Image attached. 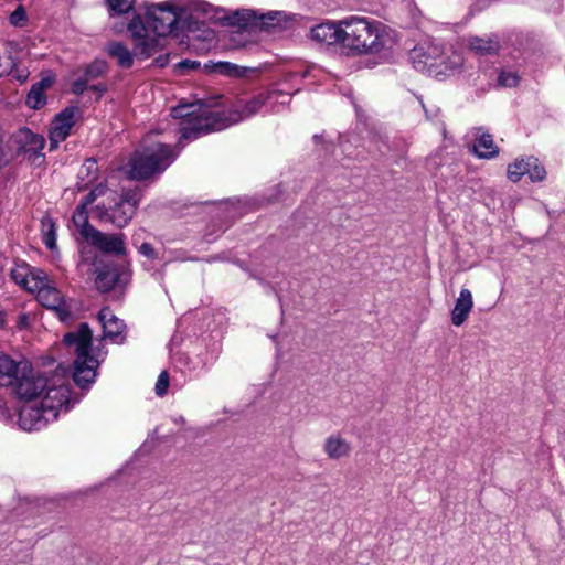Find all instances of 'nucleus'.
Here are the masks:
<instances>
[{
	"label": "nucleus",
	"instance_id": "a211bd4d",
	"mask_svg": "<svg viewBox=\"0 0 565 565\" xmlns=\"http://www.w3.org/2000/svg\"><path fill=\"white\" fill-rule=\"evenodd\" d=\"M13 279L23 288L39 296V291L49 282L46 274L41 269H28L26 273L20 270L12 271Z\"/></svg>",
	"mask_w": 565,
	"mask_h": 565
},
{
	"label": "nucleus",
	"instance_id": "c03bdc74",
	"mask_svg": "<svg viewBox=\"0 0 565 565\" xmlns=\"http://www.w3.org/2000/svg\"><path fill=\"white\" fill-rule=\"evenodd\" d=\"M274 14H275V13H269V14H268V17H269V19H270V20H274Z\"/></svg>",
	"mask_w": 565,
	"mask_h": 565
},
{
	"label": "nucleus",
	"instance_id": "1a4fd4ad",
	"mask_svg": "<svg viewBox=\"0 0 565 565\" xmlns=\"http://www.w3.org/2000/svg\"><path fill=\"white\" fill-rule=\"evenodd\" d=\"M58 377H63L66 385H68V380L64 370L55 373L51 379H46L34 373L28 365V369H24L19 377L15 379V382L12 384V388L17 396L25 402H32L38 398L42 399L49 387Z\"/></svg>",
	"mask_w": 565,
	"mask_h": 565
},
{
	"label": "nucleus",
	"instance_id": "7c9ffc66",
	"mask_svg": "<svg viewBox=\"0 0 565 565\" xmlns=\"http://www.w3.org/2000/svg\"><path fill=\"white\" fill-rule=\"evenodd\" d=\"M107 70V64L104 61H94L89 64L84 72L88 81L95 79L103 75Z\"/></svg>",
	"mask_w": 565,
	"mask_h": 565
},
{
	"label": "nucleus",
	"instance_id": "473e14b6",
	"mask_svg": "<svg viewBox=\"0 0 565 565\" xmlns=\"http://www.w3.org/2000/svg\"><path fill=\"white\" fill-rule=\"evenodd\" d=\"M527 175L533 182L542 181L545 178L546 171L544 167L539 163V160L536 158L535 163L529 166Z\"/></svg>",
	"mask_w": 565,
	"mask_h": 565
},
{
	"label": "nucleus",
	"instance_id": "4be33fe9",
	"mask_svg": "<svg viewBox=\"0 0 565 565\" xmlns=\"http://www.w3.org/2000/svg\"><path fill=\"white\" fill-rule=\"evenodd\" d=\"M473 152L480 159H492L499 154V148L491 135L482 132L476 138Z\"/></svg>",
	"mask_w": 565,
	"mask_h": 565
},
{
	"label": "nucleus",
	"instance_id": "9d476101",
	"mask_svg": "<svg viewBox=\"0 0 565 565\" xmlns=\"http://www.w3.org/2000/svg\"><path fill=\"white\" fill-rule=\"evenodd\" d=\"M113 193L114 192L108 189L106 183H99L83 198L79 205L76 207L73 214V223L85 241L92 235L93 232L96 231V228L88 223L87 207L95 203L97 199Z\"/></svg>",
	"mask_w": 565,
	"mask_h": 565
},
{
	"label": "nucleus",
	"instance_id": "58836bf2",
	"mask_svg": "<svg viewBox=\"0 0 565 565\" xmlns=\"http://www.w3.org/2000/svg\"><path fill=\"white\" fill-rule=\"evenodd\" d=\"M198 65H199V63L191 62L189 60H185V61H182L179 63V67H188V68H194Z\"/></svg>",
	"mask_w": 565,
	"mask_h": 565
},
{
	"label": "nucleus",
	"instance_id": "aec40b11",
	"mask_svg": "<svg viewBox=\"0 0 565 565\" xmlns=\"http://www.w3.org/2000/svg\"><path fill=\"white\" fill-rule=\"evenodd\" d=\"M24 369H28V363L17 362L6 354H0V386H12Z\"/></svg>",
	"mask_w": 565,
	"mask_h": 565
},
{
	"label": "nucleus",
	"instance_id": "ea45409f",
	"mask_svg": "<svg viewBox=\"0 0 565 565\" xmlns=\"http://www.w3.org/2000/svg\"><path fill=\"white\" fill-rule=\"evenodd\" d=\"M52 84V81L50 78H44L41 82H39L36 85H41L43 87V90L47 87H50Z\"/></svg>",
	"mask_w": 565,
	"mask_h": 565
},
{
	"label": "nucleus",
	"instance_id": "c9c22d12",
	"mask_svg": "<svg viewBox=\"0 0 565 565\" xmlns=\"http://www.w3.org/2000/svg\"><path fill=\"white\" fill-rule=\"evenodd\" d=\"M88 79L85 75L83 77H79L75 79L72 84V92L76 95H81L84 93V90L87 88Z\"/></svg>",
	"mask_w": 565,
	"mask_h": 565
},
{
	"label": "nucleus",
	"instance_id": "20e7f679",
	"mask_svg": "<svg viewBox=\"0 0 565 565\" xmlns=\"http://www.w3.org/2000/svg\"><path fill=\"white\" fill-rule=\"evenodd\" d=\"M71 403L70 386L63 377H58L40 401V406H22L19 412V426L25 431L42 429L57 418L60 411H68Z\"/></svg>",
	"mask_w": 565,
	"mask_h": 565
},
{
	"label": "nucleus",
	"instance_id": "2eb2a0df",
	"mask_svg": "<svg viewBox=\"0 0 565 565\" xmlns=\"http://www.w3.org/2000/svg\"><path fill=\"white\" fill-rule=\"evenodd\" d=\"M207 15L225 25L237 28H248L249 25H253L255 19V12L252 10H236L235 12L227 14L225 11L215 10L211 6Z\"/></svg>",
	"mask_w": 565,
	"mask_h": 565
},
{
	"label": "nucleus",
	"instance_id": "ddd939ff",
	"mask_svg": "<svg viewBox=\"0 0 565 565\" xmlns=\"http://www.w3.org/2000/svg\"><path fill=\"white\" fill-rule=\"evenodd\" d=\"M78 109L76 107H67L58 115L55 116L52 121L50 129V150H54L58 147L60 142L64 141L73 128L76 121V114Z\"/></svg>",
	"mask_w": 565,
	"mask_h": 565
},
{
	"label": "nucleus",
	"instance_id": "c756f323",
	"mask_svg": "<svg viewBox=\"0 0 565 565\" xmlns=\"http://www.w3.org/2000/svg\"><path fill=\"white\" fill-rule=\"evenodd\" d=\"M106 3L113 14H124L129 12L135 4V0H106Z\"/></svg>",
	"mask_w": 565,
	"mask_h": 565
},
{
	"label": "nucleus",
	"instance_id": "f704fd0d",
	"mask_svg": "<svg viewBox=\"0 0 565 565\" xmlns=\"http://www.w3.org/2000/svg\"><path fill=\"white\" fill-rule=\"evenodd\" d=\"M169 386V375L167 371H162L156 383V393L159 396H162L167 393Z\"/></svg>",
	"mask_w": 565,
	"mask_h": 565
},
{
	"label": "nucleus",
	"instance_id": "37998d69",
	"mask_svg": "<svg viewBox=\"0 0 565 565\" xmlns=\"http://www.w3.org/2000/svg\"><path fill=\"white\" fill-rule=\"evenodd\" d=\"M4 324H6L4 313L2 311H0V329L3 328Z\"/></svg>",
	"mask_w": 565,
	"mask_h": 565
},
{
	"label": "nucleus",
	"instance_id": "423d86ee",
	"mask_svg": "<svg viewBox=\"0 0 565 565\" xmlns=\"http://www.w3.org/2000/svg\"><path fill=\"white\" fill-rule=\"evenodd\" d=\"M64 343L74 351V382L85 387L92 384L96 377L99 365L97 358L92 355V331L87 323H82L74 332L64 335Z\"/></svg>",
	"mask_w": 565,
	"mask_h": 565
},
{
	"label": "nucleus",
	"instance_id": "6ab92c4d",
	"mask_svg": "<svg viewBox=\"0 0 565 565\" xmlns=\"http://www.w3.org/2000/svg\"><path fill=\"white\" fill-rule=\"evenodd\" d=\"M15 141L19 146V150L31 153L34 157L41 156V151L45 145L43 136L34 134L28 128H22L18 131Z\"/></svg>",
	"mask_w": 565,
	"mask_h": 565
},
{
	"label": "nucleus",
	"instance_id": "412c9836",
	"mask_svg": "<svg viewBox=\"0 0 565 565\" xmlns=\"http://www.w3.org/2000/svg\"><path fill=\"white\" fill-rule=\"evenodd\" d=\"M473 307L472 294L467 288H461L451 311V323L456 327L462 326L469 317Z\"/></svg>",
	"mask_w": 565,
	"mask_h": 565
},
{
	"label": "nucleus",
	"instance_id": "2f4dec72",
	"mask_svg": "<svg viewBox=\"0 0 565 565\" xmlns=\"http://www.w3.org/2000/svg\"><path fill=\"white\" fill-rule=\"evenodd\" d=\"M498 83L502 87H515L519 84V76L511 71H503L499 75Z\"/></svg>",
	"mask_w": 565,
	"mask_h": 565
},
{
	"label": "nucleus",
	"instance_id": "7ed1b4c3",
	"mask_svg": "<svg viewBox=\"0 0 565 565\" xmlns=\"http://www.w3.org/2000/svg\"><path fill=\"white\" fill-rule=\"evenodd\" d=\"M343 52L351 57L379 55L391 50L394 32L380 21L365 17L344 18Z\"/></svg>",
	"mask_w": 565,
	"mask_h": 565
},
{
	"label": "nucleus",
	"instance_id": "f8f14e48",
	"mask_svg": "<svg viewBox=\"0 0 565 565\" xmlns=\"http://www.w3.org/2000/svg\"><path fill=\"white\" fill-rule=\"evenodd\" d=\"M36 299L43 307L54 311L61 321L65 322L72 318L68 302L50 280L44 288L39 291Z\"/></svg>",
	"mask_w": 565,
	"mask_h": 565
},
{
	"label": "nucleus",
	"instance_id": "f03ea898",
	"mask_svg": "<svg viewBox=\"0 0 565 565\" xmlns=\"http://www.w3.org/2000/svg\"><path fill=\"white\" fill-rule=\"evenodd\" d=\"M269 97L270 94L260 93L252 97L242 110H233L228 115L224 111L212 110L202 102L182 104L172 108L171 116L182 119L180 128L181 139H196L202 135L223 130L231 125L254 116Z\"/></svg>",
	"mask_w": 565,
	"mask_h": 565
},
{
	"label": "nucleus",
	"instance_id": "72a5a7b5",
	"mask_svg": "<svg viewBox=\"0 0 565 565\" xmlns=\"http://www.w3.org/2000/svg\"><path fill=\"white\" fill-rule=\"evenodd\" d=\"M10 23L13 26H23L26 21V12L23 6H19L9 18Z\"/></svg>",
	"mask_w": 565,
	"mask_h": 565
},
{
	"label": "nucleus",
	"instance_id": "5701e85b",
	"mask_svg": "<svg viewBox=\"0 0 565 565\" xmlns=\"http://www.w3.org/2000/svg\"><path fill=\"white\" fill-rule=\"evenodd\" d=\"M78 191L87 189L98 179V164L95 159H87L81 167L77 174Z\"/></svg>",
	"mask_w": 565,
	"mask_h": 565
},
{
	"label": "nucleus",
	"instance_id": "4468645a",
	"mask_svg": "<svg viewBox=\"0 0 565 565\" xmlns=\"http://www.w3.org/2000/svg\"><path fill=\"white\" fill-rule=\"evenodd\" d=\"M86 242L106 254H125V235L122 233L106 234L96 230Z\"/></svg>",
	"mask_w": 565,
	"mask_h": 565
},
{
	"label": "nucleus",
	"instance_id": "f257e3e1",
	"mask_svg": "<svg viewBox=\"0 0 565 565\" xmlns=\"http://www.w3.org/2000/svg\"><path fill=\"white\" fill-rule=\"evenodd\" d=\"M210 4L195 0H169L147 7V23L140 18H134L128 24V31L135 41L136 54L146 58L154 54L159 47V39L171 34L186 10L202 11L209 14Z\"/></svg>",
	"mask_w": 565,
	"mask_h": 565
},
{
	"label": "nucleus",
	"instance_id": "dca6fc26",
	"mask_svg": "<svg viewBox=\"0 0 565 565\" xmlns=\"http://www.w3.org/2000/svg\"><path fill=\"white\" fill-rule=\"evenodd\" d=\"M98 319L103 326V334L105 339H109L116 343L124 341V330L126 328L122 320L117 318L111 310L104 308L98 313Z\"/></svg>",
	"mask_w": 565,
	"mask_h": 565
},
{
	"label": "nucleus",
	"instance_id": "a19ab883",
	"mask_svg": "<svg viewBox=\"0 0 565 565\" xmlns=\"http://www.w3.org/2000/svg\"><path fill=\"white\" fill-rule=\"evenodd\" d=\"M221 68V72L227 73L230 68L234 67L233 65H230L228 63H222L218 65Z\"/></svg>",
	"mask_w": 565,
	"mask_h": 565
},
{
	"label": "nucleus",
	"instance_id": "c85d7f7f",
	"mask_svg": "<svg viewBox=\"0 0 565 565\" xmlns=\"http://www.w3.org/2000/svg\"><path fill=\"white\" fill-rule=\"evenodd\" d=\"M26 104L33 109H39L45 104V95L41 85H33L26 97Z\"/></svg>",
	"mask_w": 565,
	"mask_h": 565
},
{
	"label": "nucleus",
	"instance_id": "e433bc0d",
	"mask_svg": "<svg viewBox=\"0 0 565 565\" xmlns=\"http://www.w3.org/2000/svg\"><path fill=\"white\" fill-rule=\"evenodd\" d=\"M139 253L148 258H153L156 256L154 249L149 243H143L139 247Z\"/></svg>",
	"mask_w": 565,
	"mask_h": 565
},
{
	"label": "nucleus",
	"instance_id": "0eeeda50",
	"mask_svg": "<svg viewBox=\"0 0 565 565\" xmlns=\"http://www.w3.org/2000/svg\"><path fill=\"white\" fill-rule=\"evenodd\" d=\"M173 160L174 156L169 146L154 143L134 153L127 173L131 180H146L164 171Z\"/></svg>",
	"mask_w": 565,
	"mask_h": 565
},
{
	"label": "nucleus",
	"instance_id": "b1692460",
	"mask_svg": "<svg viewBox=\"0 0 565 565\" xmlns=\"http://www.w3.org/2000/svg\"><path fill=\"white\" fill-rule=\"evenodd\" d=\"M109 56L117 60L119 66L129 68L132 65V53L120 42H110L106 46Z\"/></svg>",
	"mask_w": 565,
	"mask_h": 565
},
{
	"label": "nucleus",
	"instance_id": "39448f33",
	"mask_svg": "<svg viewBox=\"0 0 565 565\" xmlns=\"http://www.w3.org/2000/svg\"><path fill=\"white\" fill-rule=\"evenodd\" d=\"M411 60L416 70L427 72L436 77L458 70L463 63L460 53L451 47L445 50L430 39L424 40L414 46L411 51Z\"/></svg>",
	"mask_w": 565,
	"mask_h": 565
},
{
	"label": "nucleus",
	"instance_id": "9b49d317",
	"mask_svg": "<svg viewBox=\"0 0 565 565\" xmlns=\"http://www.w3.org/2000/svg\"><path fill=\"white\" fill-rule=\"evenodd\" d=\"M344 19L339 21H326L315 25L310 30V38L318 44L332 46L338 45L343 51Z\"/></svg>",
	"mask_w": 565,
	"mask_h": 565
},
{
	"label": "nucleus",
	"instance_id": "6e6552de",
	"mask_svg": "<svg viewBox=\"0 0 565 565\" xmlns=\"http://www.w3.org/2000/svg\"><path fill=\"white\" fill-rule=\"evenodd\" d=\"M140 199L139 190H126L114 206L106 207L103 203H97L92 207L93 217L99 222L111 223L116 227L122 228L134 217Z\"/></svg>",
	"mask_w": 565,
	"mask_h": 565
},
{
	"label": "nucleus",
	"instance_id": "cd10ccee",
	"mask_svg": "<svg viewBox=\"0 0 565 565\" xmlns=\"http://www.w3.org/2000/svg\"><path fill=\"white\" fill-rule=\"evenodd\" d=\"M117 281V274L115 270L105 268L98 271L96 277V286L97 288L106 292L110 290Z\"/></svg>",
	"mask_w": 565,
	"mask_h": 565
},
{
	"label": "nucleus",
	"instance_id": "4c0bfd02",
	"mask_svg": "<svg viewBox=\"0 0 565 565\" xmlns=\"http://www.w3.org/2000/svg\"><path fill=\"white\" fill-rule=\"evenodd\" d=\"M18 326L20 328H26L29 326V316L28 315H21L19 317Z\"/></svg>",
	"mask_w": 565,
	"mask_h": 565
},
{
	"label": "nucleus",
	"instance_id": "a878e982",
	"mask_svg": "<svg viewBox=\"0 0 565 565\" xmlns=\"http://www.w3.org/2000/svg\"><path fill=\"white\" fill-rule=\"evenodd\" d=\"M469 47L478 54L489 55L498 53L500 45L497 40L476 36L470 39Z\"/></svg>",
	"mask_w": 565,
	"mask_h": 565
},
{
	"label": "nucleus",
	"instance_id": "393cba45",
	"mask_svg": "<svg viewBox=\"0 0 565 565\" xmlns=\"http://www.w3.org/2000/svg\"><path fill=\"white\" fill-rule=\"evenodd\" d=\"M535 163L534 157H527L526 159H516L514 162L508 166L507 177L512 182H518L523 175L529 172V166Z\"/></svg>",
	"mask_w": 565,
	"mask_h": 565
},
{
	"label": "nucleus",
	"instance_id": "79ce46f5",
	"mask_svg": "<svg viewBox=\"0 0 565 565\" xmlns=\"http://www.w3.org/2000/svg\"><path fill=\"white\" fill-rule=\"evenodd\" d=\"M90 88L94 89V90L99 92L100 94L106 92V86H104V85L92 86Z\"/></svg>",
	"mask_w": 565,
	"mask_h": 565
},
{
	"label": "nucleus",
	"instance_id": "bb28decb",
	"mask_svg": "<svg viewBox=\"0 0 565 565\" xmlns=\"http://www.w3.org/2000/svg\"><path fill=\"white\" fill-rule=\"evenodd\" d=\"M42 225V241L44 245L54 250L56 248V230L55 224L51 217H43L41 221Z\"/></svg>",
	"mask_w": 565,
	"mask_h": 565
},
{
	"label": "nucleus",
	"instance_id": "f3484780",
	"mask_svg": "<svg viewBox=\"0 0 565 565\" xmlns=\"http://www.w3.org/2000/svg\"><path fill=\"white\" fill-rule=\"evenodd\" d=\"M322 449L329 459L340 460L350 456L352 445L340 433H332L323 440Z\"/></svg>",
	"mask_w": 565,
	"mask_h": 565
}]
</instances>
